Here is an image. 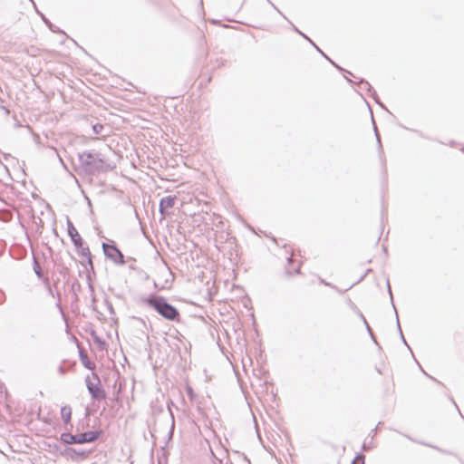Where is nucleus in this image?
Wrapping results in <instances>:
<instances>
[{
	"instance_id": "1",
	"label": "nucleus",
	"mask_w": 464,
	"mask_h": 464,
	"mask_svg": "<svg viewBox=\"0 0 464 464\" xmlns=\"http://www.w3.org/2000/svg\"><path fill=\"white\" fill-rule=\"evenodd\" d=\"M140 303L148 304L169 321L178 322L179 320V312L178 309L169 304L162 296L151 295L148 297H141Z\"/></svg>"
},
{
	"instance_id": "2",
	"label": "nucleus",
	"mask_w": 464,
	"mask_h": 464,
	"mask_svg": "<svg viewBox=\"0 0 464 464\" xmlns=\"http://www.w3.org/2000/svg\"><path fill=\"white\" fill-rule=\"evenodd\" d=\"M79 161L86 171L92 174L108 169V165L102 157V154L96 151H83L82 153H79Z\"/></svg>"
},
{
	"instance_id": "3",
	"label": "nucleus",
	"mask_w": 464,
	"mask_h": 464,
	"mask_svg": "<svg viewBox=\"0 0 464 464\" xmlns=\"http://www.w3.org/2000/svg\"><path fill=\"white\" fill-rule=\"evenodd\" d=\"M101 434V430L86 431L77 435L63 432L61 434L60 440L64 444H84L95 441Z\"/></svg>"
},
{
	"instance_id": "4",
	"label": "nucleus",
	"mask_w": 464,
	"mask_h": 464,
	"mask_svg": "<svg viewBox=\"0 0 464 464\" xmlns=\"http://www.w3.org/2000/svg\"><path fill=\"white\" fill-rule=\"evenodd\" d=\"M92 378L96 381L95 383L91 381L90 376H87L85 379L86 387L89 393L91 394L92 398L95 401L104 400L106 398V392L101 387V380L99 376L95 372H93Z\"/></svg>"
},
{
	"instance_id": "5",
	"label": "nucleus",
	"mask_w": 464,
	"mask_h": 464,
	"mask_svg": "<svg viewBox=\"0 0 464 464\" xmlns=\"http://www.w3.org/2000/svg\"><path fill=\"white\" fill-rule=\"evenodd\" d=\"M102 249L105 256L111 261H113L115 264L118 265H124V256L121 252V250L115 246L111 245L108 243H102Z\"/></svg>"
},
{
	"instance_id": "6",
	"label": "nucleus",
	"mask_w": 464,
	"mask_h": 464,
	"mask_svg": "<svg viewBox=\"0 0 464 464\" xmlns=\"http://www.w3.org/2000/svg\"><path fill=\"white\" fill-rule=\"evenodd\" d=\"M67 230L68 235L71 237V240L72 241L75 248L77 250H80V246H82V243H83V240L76 228L74 227L73 224L68 219L67 220Z\"/></svg>"
},
{
	"instance_id": "7",
	"label": "nucleus",
	"mask_w": 464,
	"mask_h": 464,
	"mask_svg": "<svg viewBox=\"0 0 464 464\" xmlns=\"http://www.w3.org/2000/svg\"><path fill=\"white\" fill-rule=\"evenodd\" d=\"M61 417L64 424H69L72 419V408L69 405L61 408Z\"/></svg>"
},
{
	"instance_id": "8",
	"label": "nucleus",
	"mask_w": 464,
	"mask_h": 464,
	"mask_svg": "<svg viewBox=\"0 0 464 464\" xmlns=\"http://www.w3.org/2000/svg\"><path fill=\"white\" fill-rule=\"evenodd\" d=\"M79 355H80V360L85 368H87L89 370H93L95 368V363L89 360L88 355L84 351L80 350Z\"/></svg>"
},
{
	"instance_id": "9",
	"label": "nucleus",
	"mask_w": 464,
	"mask_h": 464,
	"mask_svg": "<svg viewBox=\"0 0 464 464\" xmlns=\"http://www.w3.org/2000/svg\"><path fill=\"white\" fill-rule=\"evenodd\" d=\"M362 84L365 86L367 89V92H369V95L374 99V101L379 103L382 108H385L379 101V97L375 92V90L372 87V85L365 80H361L360 82Z\"/></svg>"
},
{
	"instance_id": "10",
	"label": "nucleus",
	"mask_w": 464,
	"mask_h": 464,
	"mask_svg": "<svg viewBox=\"0 0 464 464\" xmlns=\"http://www.w3.org/2000/svg\"><path fill=\"white\" fill-rule=\"evenodd\" d=\"M177 197L176 196H167L160 199V203L161 204V208H173Z\"/></svg>"
},
{
	"instance_id": "11",
	"label": "nucleus",
	"mask_w": 464,
	"mask_h": 464,
	"mask_svg": "<svg viewBox=\"0 0 464 464\" xmlns=\"http://www.w3.org/2000/svg\"><path fill=\"white\" fill-rule=\"evenodd\" d=\"M77 251L82 257L86 258L88 263L92 266V254L90 248L87 246H84V243H82L80 250Z\"/></svg>"
},
{
	"instance_id": "12",
	"label": "nucleus",
	"mask_w": 464,
	"mask_h": 464,
	"mask_svg": "<svg viewBox=\"0 0 464 464\" xmlns=\"http://www.w3.org/2000/svg\"><path fill=\"white\" fill-rule=\"evenodd\" d=\"M33 269H34L35 275L37 276V277L39 279H42L44 282L45 277L44 276V272L42 270V267H41L38 260L35 257H34Z\"/></svg>"
},
{
	"instance_id": "13",
	"label": "nucleus",
	"mask_w": 464,
	"mask_h": 464,
	"mask_svg": "<svg viewBox=\"0 0 464 464\" xmlns=\"http://www.w3.org/2000/svg\"><path fill=\"white\" fill-rule=\"evenodd\" d=\"M365 456L362 453H358L353 459L352 464H365Z\"/></svg>"
},
{
	"instance_id": "14",
	"label": "nucleus",
	"mask_w": 464,
	"mask_h": 464,
	"mask_svg": "<svg viewBox=\"0 0 464 464\" xmlns=\"http://www.w3.org/2000/svg\"><path fill=\"white\" fill-rule=\"evenodd\" d=\"M312 44L316 48V50H317V51H318V52H319V53H320L324 57H325L327 60H329V61L331 62V63H333L335 67H337V68L341 69V68H340L336 63H334V62H333L329 57H327V56L324 53V52H323L319 47H317V46L315 45V44H314V42H313V44Z\"/></svg>"
},
{
	"instance_id": "15",
	"label": "nucleus",
	"mask_w": 464,
	"mask_h": 464,
	"mask_svg": "<svg viewBox=\"0 0 464 464\" xmlns=\"http://www.w3.org/2000/svg\"><path fill=\"white\" fill-rule=\"evenodd\" d=\"M312 44L316 48V50H317V51H318V52H319V53H320L324 57H325L327 60H329V61L331 62V63H333L335 67H337V68L341 69V68H340L336 63H334V62H333L329 57H327V56L324 53V52H323L319 47H317V46L315 45V44H314V42H313V44Z\"/></svg>"
},
{
	"instance_id": "16",
	"label": "nucleus",
	"mask_w": 464,
	"mask_h": 464,
	"mask_svg": "<svg viewBox=\"0 0 464 464\" xmlns=\"http://www.w3.org/2000/svg\"><path fill=\"white\" fill-rule=\"evenodd\" d=\"M312 44L316 48V50H317V51H318V52H319V53H320L324 57H325L327 60H329V61L331 62V63H333L335 67H337V68L341 69V68H340L336 63H334V62H333L329 57H327V56L324 53V52H323L319 47H317V46L315 45V44H314V42H313V44Z\"/></svg>"
},
{
	"instance_id": "17",
	"label": "nucleus",
	"mask_w": 464,
	"mask_h": 464,
	"mask_svg": "<svg viewBox=\"0 0 464 464\" xmlns=\"http://www.w3.org/2000/svg\"><path fill=\"white\" fill-rule=\"evenodd\" d=\"M312 44L316 48V50H317V51H318V52H319V53H320L324 57H325L327 60H329V61L331 62V63H333L335 67H337V68L341 69V68H340L336 63H334V62H333L329 57H327V56L324 53V52H323L319 47H317V46L315 45V44H314V42H313V44Z\"/></svg>"
},
{
	"instance_id": "18",
	"label": "nucleus",
	"mask_w": 464,
	"mask_h": 464,
	"mask_svg": "<svg viewBox=\"0 0 464 464\" xmlns=\"http://www.w3.org/2000/svg\"><path fill=\"white\" fill-rule=\"evenodd\" d=\"M312 44L316 48V50H317V51H318V52H319V53H320L324 57H325L327 60H329V61L331 62V63H333L335 67H337V68L341 69V68H340L336 63H334V62H333L329 57H327V56L324 53V52H323L319 47H317V46L315 45V44H314V42H313V44Z\"/></svg>"
},
{
	"instance_id": "19",
	"label": "nucleus",
	"mask_w": 464,
	"mask_h": 464,
	"mask_svg": "<svg viewBox=\"0 0 464 464\" xmlns=\"http://www.w3.org/2000/svg\"><path fill=\"white\" fill-rule=\"evenodd\" d=\"M363 323H364V324H365V326H366V329H367L368 333L370 334V335H371L372 339L374 341V343H377V342H376V340H375V338H374L373 333H372V329H371V327H370V325H369V324L367 323V321H366V319H365V318H363Z\"/></svg>"
},
{
	"instance_id": "20",
	"label": "nucleus",
	"mask_w": 464,
	"mask_h": 464,
	"mask_svg": "<svg viewBox=\"0 0 464 464\" xmlns=\"http://www.w3.org/2000/svg\"><path fill=\"white\" fill-rule=\"evenodd\" d=\"M374 131H375L376 139H377V141H378V144H379V150L382 151V143H381V138H380V135L378 133L376 126H374Z\"/></svg>"
},
{
	"instance_id": "21",
	"label": "nucleus",
	"mask_w": 464,
	"mask_h": 464,
	"mask_svg": "<svg viewBox=\"0 0 464 464\" xmlns=\"http://www.w3.org/2000/svg\"><path fill=\"white\" fill-rule=\"evenodd\" d=\"M44 285H45V286H46V288H47V290H48L49 294H50L52 296H53V290H52V288H51L49 279H48V278H44Z\"/></svg>"
},
{
	"instance_id": "22",
	"label": "nucleus",
	"mask_w": 464,
	"mask_h": 464,
	"mask_svg": "<svg viewBox=\"0 0 464 464\" xmlns=\"http://www.w3.org/2000/svg\"><path fill=\"white\" fill-rule=\"evenodd\" d=\"M102 128H103V127H102V125H101V124H96V125H94V126H93V131H94L95 133H100V132H101V130H102Z\"/></svg>"
},
{
	"instance_id": "23",
	"label": "nucleus",
	"mask_w": 464,
	"mask_h": 464,
	"mask_svg": "<svg viewBox=\"0 0 464 464\" xmlns=\"http://www.w3.org/2000/svg\"><path fill=\"white\" fill-rule=\"evenodd\" d=\"M396 318H397V325H398V329H399V331H400V334H401V339H402L403 343H404L405 344H407V343H406V341H405V339H404V336H403V334H402V332H401V326H400V323H399L398 315L396 316Z\"/></svg>"
},
{
	"instance_id": "24",
	"label": "nucleus",
	"mask_w": 464,
	"mask_h": 464,
	"mask_svg": "<svg viewBox=\"0 0 464 464\" xmlns=\"http://www.w3.org/2000/svg\"><path fill=\"white\" fill-rule=\"evenodd\" d=\"M166 208H161V204L160 203V206H159V211L160 213L161 214L162 217H165L166 216Z\"/></svg>"
},
{
	"instance_id": "25",
	"label": "nucleus",
	"mask_w": 464,
	"mask_h": 464,
	"mask_svg": "<svg viewBox=\"0 0 464 464\" xmlns=\"http://www.w3.org/2000/svg\"><path fill=\"white\" fill-rule=\"evenodd\" d=\"M371 446L370 445H367L366 443H363L362 446V450H364V451H368L371 450Z\"/></svg>"
},
{
	"instance_id": "26",
	"label": "nucleus",
	"mask_w": 464,
	"mask_h": 464,
	"mask_svg": "<svg viewBox=\"0 0 464 464\" xmlns=\"http://www.w3.org/2000/svg\"><path fill=\"white\" fill-rule=\"evenodd\" d=\"M58 372H59L60 374H64L66 372V369L64 367H63V366H60L58 368Z\"/></svg>"
},
{
	"instance_id": "27",
	"label": "nucleus",
	"mask_w": 464,
	"mask_h": 464,
	"mask_svg": "<svg viewBox=\"0 0 464 464\" xmlns=\"http://www.w3.org/2000/svg\"><path fill=\"white\" fill-rule=\"evenodd\" d=\"M47 25H48V27H49L53 32H55V30H54V26L53 25V24H52L50 21L47 23Z\"/></svg>"
},
{
	"instance_id": "28",
	"label": "nucleus",
	"mask_w": 464,
	"mask_h": 464,
	"mask_svg": "<svg viewBox=\"0 0 464 464\" xmlns=\"http://www.w3.org/2000/svg\"><path fill=\"white\" fill-rule=\"evenodd\" d=\"M434 449H436L437 450H439V451H440V452H442V453H445V454H450V452H449V451H447V450H440V449H439V448H437V447H434Z\"/></svg>"
},
{
	"instance_id": "29",
	"label": "nucleus",
	"mask_w": 464,
	"mask_h": 464,
	"mask_svg": "<svg viewBox=\"0 0 464 464\" xmlns=\"http://www.w3.org/2000/svg\"><path fill=\"white\" fill-rule=\"evenodd\" d=\"M387 285H388V291H389V294H390V295H391V300L392 301V290H391V286H390L389 282L387 283Z\"/></svg>"
},
{
	"instance_id": "30",
	"label": "nucleus",
	"mask_w": 464,
	"mask_h": 464,
	"mask_svg": "<svg viewBox=\"0 0 464 464\" xmlns=\"http://www.w3.org/2000/svg\"><path fill=\"white\" fill-rule=\"evenodd\" d=\"M304 39H306L307 41H309L311 44H313V41L307 37L305 34H304L303 33L300 34Z\"/></svg>"
},
{
	"instance_id": "31",
	"label": "nucleus",
	"mask_w": 464,
	"mask_h": 464,
	"mask_svg": "<svg viewBox=\"0 0 464 464\" xmlns=\"http://www.w3.org/2000/svg\"><path fill=\"white\" fill-rule=\"evenodd\" d=\"M187 392H188V394L189 396H191V395H192V393H193V391H192V388H191V387H188Z\"/></svg>"
},
{
	"instance_id": "32",
	"label": "nucleus",
	"mask_w": 464,
	"mask_h": 464,
	"mask_svg": "<svg viewBox=\"0 0 464 464\" xmlns=\"http://www.w3.org/2000/svg\"><path fill=\"white\" fill-rule=\"evenodd\" d=\"M320 282H321L322 284L325 285H330V284H329V283H327V282H325V280H324V279H320Z\"/></svg>"
},
{
	"instance_id": "33",
	"label": "nucleus",
	"mask_w": 464,
	"mask_h": 464,
	"mask_svg": "<svg viewBox=\"0 0 464 464\" xmlns=\"http://www.w3.org/2000/svg\"><path fill=\"white\" fill-rule=\"evenodd\" d=\"M58 158H59V160L61 161V163L63 165V167H65V164H64L63 159L59 155H58Z\"/></svg>"
},
{
	"instance_id": "34",
	"label": "nucleus",
	"mask_w": 464,
	"mask_h": 464,
	"mask_svg": "<svg viewBox=\"0 0 464 464\" xmlns=\"http://www.w3.org/2000/svg\"><path fill=\"white\" fill-rule=\"evenodd\" d=\"M42 17H43V19H44V23L47 24V23L49 22V20H47L44 15H42Z\"/></svg>"
},
{
	"instance_id": "35",
	"label": "nucleus",
	"mask_w": 464,
	"mask_h": 464,
	"mask_svg": "<svg viewBox=\"0 0 464 464\" xmlns=\"http://www.w3.org/2000/svg\"><path fill=\"white\" fill-rule=\"evenodd\" d=\"M295 31L297 32L298 34H301V32L298 30V28L296 27H294Z\"/></svg>"
},
{
	"instance_id": "36",
	"label": "nucleus",
	"mask_w": 464,
	"mask_h": 464,
	"mask_svg": "<svg viewBox=\"0 0 464 464\" xmlns=\"http://www.w3.org/2000/svg\"><path fill=\"white\" fill-rule=\"evenodd\" d=\"M287 260H288V263L290 264L292 262V257H288Z\"/></svg>"
},
{
	"instance_id": "37",
	"label": "nucleus",
	"mask_w": 464,
	"mask_h": 464,
	"mask_svg": "<svg viewBox=\"0 0 464 464\" xmlns=\"http://www.w3.org/2000/svg\"><path fill=\"white\" fill-rule=\"evenodd\" d=\"M360 316H361V320H362V321H363V318H365V317L363 316V314H360Z\"/></svg>"
},
{
	"instance_id": "38",
	"label": "nucleus",
	"mask_w": 464,
	"mask_h": 464,
	"mask_svg": "<svg viewBox=\"0 0 464 464\" xmlns=\"http://www.w3.org/2000/svg\"><path fill=\"white\" fill-rule=\"evenodd\" d=\"M109 310H110L111 312H113V308H112V306H111V305L109 307Z\"/></svg>"
},
{
	"instance_id": "39",
	"label": "nucleus",
	"mask_w": 464,
	"mask_h": 464,
	"mask_svg": "<svg viewBox=\"0 0 464 464\" xmlns=\"http://www.w3.org/2000/svg\"><path fill=\"white\" fill-rule=\"evenodd\" d=\"M109 310H110L111 312H113V308H112V306H111V305L109 307Z\"/></svg>"
},
{
	"instance_id": "40",
	"label": "nucleus",
	"mask_w": 464,
	"mask_h": 464,
	"mask_svg": "<svg viewBox=\"0 0 464 464\" xmlns=\"http://www.w3.org/2000/svg\"><path fill=\"white\" fill-rule=\"evenodd\" d=\"M286 273L291 275V272H290V270L288 268L286 269Z\"/></svg>"
},
{
	"instance_id": "41",
	"label": "nucleus",
	"mask_w": 464,
	"mask_h": 464,
	"mask_svg": "<svg viewBox=\"0 0 464 464\" xmlns=\"http://www.w3.org/2000/svg\"><path fill=\"white\" fill-rule=\"evenodd\" d=\"M392 307H393L394 311H397L395 304H392Z\"/></svg>"
},
{
	"instance_id": "42",
	"label": "nucleus",
	"mask_w": 464,
	"mask_h": 464,
	"mask_svg": "<svg viewBox=\"0 0 464 464\" xmlns=\"http://www.w3.org/2000/svg\"><path fill=\"white\" fill-rule=\"evenodd\" d=\"M392 307H393L394 311H397L395 304H392Z\"/></svg>"
},
{
	"instance_id": "43",
	"label": "nucleus",
	"mask_w": 464,
	"mask_h": 464,
	"mask_svg": "<svg viewBox=\"0 0 464 464\" xmlns=\"http://www.w3.org/2000/svg\"><path fill=\"white\" fill-rule=\"evenodd\" d=\"M392 307H393L394 311H397L395 304H392Z\"/></svg>"
}]
</instances>
